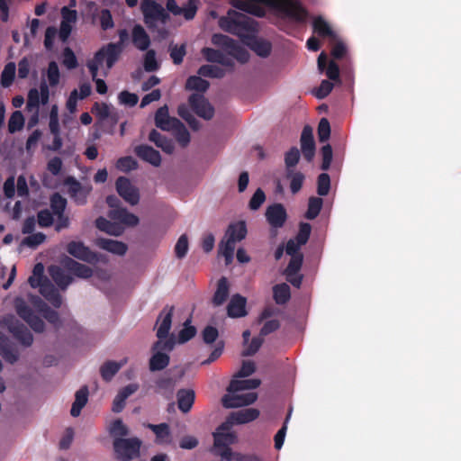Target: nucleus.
Wrapping results in <instances>:
<instances>
[{"label":"nucleus","mask_w":461,"mask_h":461,"mask_svg":"<svg viewBox=\"0 0 461 461\" xmlns=\"http://www.w3.org/2000/svg\"><path fill=\"white\" fill-rule=\"evenodd\" d=\"M259 4L275 9L283 17L296 23H304L309 16L308 11L298 0H233V6L236 8L262 16L264 11L258 5Z\"/></svg>","instance_id":"1"},{"label":"nucleus","mask_w":461,"mask_h":461,"mask_svg":"<svg viewBox=\"0 0 461 461\" xmlns=\"http://www.w3.org/2000/svg\"><path fill=\"white\" fill-rule=\"evenodd\" d=\"M260 380L256 378L231 380L227 388L229 393L223 395L221 398L222 406L224 408L230 409L252 404L258 398V394L256 393H246L242 394H235V393L243 390L256 389L260 385Z\"/></svg>","instance_id":"2"},{"label":"nucleus","mask_w":461,"mask_h":461,"mask_svg":"<svg viewBox=\"0 0 461 461\" xmlns=\"http://www.w3.org/2000/svg\"><path fill=\"white\" fill-rule=\"evenodd\" d=\"M219 26L221 30L240 38L246 33L253 32V20L244 14L230 10L227 15L219 19Z\"/></svg>","instance_id":"3"},{"label":"nucleus","mask_w":461,"mask_h":461,"mask_svg":"<svg viewBox=\"0 0 461 461\" xmlns=\"http://www.w3.org/2000/svg\"><path fill=\"white\" fill-rule=\"evenodd\" d=\"M247 232V226L243 221L230 223L228 226L225 236L219 244V251L225 258L227 263L233 258L236 242L244 240Z\"/></svg>","instance_id":"4"},{"label":"nucleus","mask_w":461,"mask_h":461,"mask_svg":"<svg viewBox=\"0 0 461 461\" xmlns=\"http://www.w3.org/2000/svg\"><path fill=\"white\" fill-rule=\"evenodd\" d=\"M142 441L137 437L115 438L113 449L116 461H132L140 456Z\"/></svg>","instance_id":"5"},{"label":"nucleus","mask_w":461,"mask_h":461,"mask_svg":"<svg viewBox=\"0 0 461 461\" xmlns=\"http://www.w3.org/2000/svg\"><path fill=\"white\" fill-rule=\"evenodd\" d=\"M212 43L225 50L228 55L233 57L241 64L247 63L249 59V52L238 41L227 35L214 33L212 36Z\"/></svg>","instance_id":"6"},{"label":"nucleus","mask_w":461,"mask_h":461,"mask_svg":"<svg viewBox=\"0 0 461 461\" xmlns=\"http://www.w3.org/2000/svg\"><path fill=\"white\" fill-rule=\"evenodd\" d=\"M14 307L19 317L26 321L35 332L41 333L44 331V321L33 312L23 298L17 297L14 300Z\"/></svg>","instance_id":"7"},{"label":"nucleus","mask_w":461,"mask_h":461,"mask_svg":"<svg viewBox=\"0 0 461 461\" xmlns=\"http://www.w3.org/2000/svg\"><path fill=\"white\" fill-rule=\"evenodd\" d=\"M141 11L144 15V22L149 27L153 26L158 21L164 23L168 18V14L163 6L154 0H143Z\"/></svg>","instance_id":"8"},{"label":"nucleus","mask_w":461,"mask_h":461,"mask_svg":"<svg viewBox=\"0 0 461 461\" xmlns=\"http://www.w3.org/2000/svg\"><path fill=\"white\" fill-rule=\"evenodd\" d=\"M64 184L68 187V194L77 204L84 205L86 203L87 196L92 191L91 185H83L74 176H68L64 180Z\"/></svg>","instance_id":"9"},{"label":"nucleus","mask_w":461,"mask_h":461,"mask_svg":"<svg viewBox=\"0 0 461 461\" xmlns=\"http://www.w3.org/2000/svg\"><path fill=\"white\" fill-rule=\"evenodd\" d=\"M67 251L72 257L90 263L95 264L100 261L99 255L92 251L82 241H70L67 245Z\"/></svg>","instance_id":"10"},{"label":"nucleus","mask_w":461,"mask_h":461,"mask_svg":"<svg viewBox=\"0 0 461 461\" xmlns=\"http://www.w3.org/2000/svg\"><path fill=\"white\" fill-rule=\"evenodd\" d=\"M119 41L116 43L111 42L103 46L102 49L107 52V68L110 69L113 67L116 61L119 59L121 53L122 52L124 42L129 38L127 30L122 29L118 32Z\"/></svg>","instance_id":"11"},{"label":"nucleus","mask_w":461,"mask_h":461,"mask_svg":"<svg viewBox=\"0 0 461 461\" xmlns=\"http://www.w3.org/2000/svg\"><path fill=\"white\" fill-rule=\"evenodd\" d=\"M116 191L131 205H136L140 201L139 190L132 185L130 179L119 176L115 182Z\"/></svg>","instance_id":"12"},{"label":"nucleus","mask_w":461,"mask_h":461,"mask_svg":"<svg viewBox=\"0 0 461 461\" xmlns=\"http://www.w3.org/2000/svg\"><path fill=\"white\" fill-rule=\"evenodd\" d=\"M192 110L201 118L211 120L214 115V109L202 94H192L188 99Z\"/></svg>","instance_id":"13"},{"label":"nucleus","mask_w":461,"mask_h":461,"mask_svg":"<svg viewBox=\"0 0 461 461\" xmlns=\"http://www.w3.org/2000/svg\"><path fill=\"white\" fill-rule=\"evenodd\" d=\"M8 330L23 346L30 347L33 342V336L28 328L18 320L12 319L8 323Z\"/></svg>","instance_id":"14"},{"label":"nucleus","mask_w":461,"mask_h":461,"mask_svg":"<svg viewBox=\"0 0 461 461\" xmlns=\"http://www.w3.org/2000/svg\"><path fill=\"white\" fill-rule=\"evenodd\" d=\"M266 218L273 228H282L287 220V213L282 203H274L266 210Z\"/></svg>","instance_id":"15"},{"label":"nucleus","mask_w":461,"mask_h":461,"mask_svg":"<svg viewBox=\"0 0 461 461\" xmlns=\"http://www.w3.org/2000/svg\"><path fill=\"white\" fill-rule=\"evenodd\" d=\"M175 307L173 305H166L163 310L160 312L157 323H159V326L157 330V337L159 339H167L169 335V331L172 325V318L174 313Z\"/></svg>","instance_id":"16"},{"label":"nucleus","mask_w":461,"mask_h":461,"mask_svg":"<svg viewBox=\"0 0 461 461\" xmlns=\"http://www.w3.org/2000/svg\"><path fill=\"white\" fill-rule=\"evenodd\" d=\"M301 149L303 158L311 162L315 155V142L312 130L310 126H304L301 135Z\"/></svg>","instance_id":"17"},{"label":"nucleus","mask_w":461,"mask_h":461,"mask_svg":"<svg viewBox=\"0 0 461 461\" xmlns=\"http://www.w3.org/2000/svg\"><path fill=\"white\" fill-rule=\"evenodd\" d=\"M61 264L63 267L79 278L87 279L93 276V269L86 265L81 264L69 257H66Z\"/></svg>","instance_id":"18"},{"label":"nucleus","mask_w":461,"mask_h":461,"mask_svg":"<svg viewBox=\"0 0 461 461\" xmlns=\"http://www.w3.org/2000/svg\"><path fill=\"white\" fill-rule=\"evenodd\" d=\"M134 152L138 158L154 167H158L161 164L160 153L151 146L145 144L138 145L135 147Z\"/></svg>","instance_id":"19"},{"label":"nucleus","mask_w":461,"mask_h":461,"mask_svg":"<svg viewBox=\"0 0 461 461\" xmlns=\"http://www.w3.org/2000/svg\"><path fill=\"white\" fill-rule=\"evenodd\" d=\"M176 123H180V120L176 117H170L167 105L159 107L155 113V124L162 131H171Z\"/></svg>","instance_id":"20"},{"label":"nucleus","mask_w":461,"mask_h":461,"mask_svg":"<svg viewBox=\"0 0 461 461\" xmlns=\"http://www.w3.org/2000/svg\"><path fill=\"white\" fill-rule=\"evenodd\" d=\"M48 272L52 280L61 290H66L73 282V277L67 274L65 269L60 266L51 265L48 267Z\"/></svg>","instance_id":"21"},{"label":"nucleus","mask_w":461,"mask_h":461,"mask_svg":"<svg viewBox=\"0 0 461 461\" xmlns=\"http://www.w3.org/2000/svg\"><path fill=\"white\" fill-rule=\"evenodd\" d=\"M318 69L321 73L325 71L326 76L330 80H338L339 78V68L338 64L331 60L328 64V57L326 53L321 52L317 59Z\"/></svg>","instance_id":"22"},{"label":"nucleus","mask_w":461,"mask_h":461,"mask_svg":"<svg viewBox=\"0 0 461 461\" xmlns=\"http://www.w3.org/2000/svg\"><path fill=\"white\" fill-rule=\"evenodd\" d=\"M40 293L53 307L59 308L61 306L62 297L49 278L43 281Z\"/></svg>","instance_id":"23"},{"label":"nucleus","mask_w":461,"mask_h":461,"mask_svg":"<svg viewBox=\"0 0 461 461\" xmlns=\"http://www.w3.org/2000/svg\"><path fill=\"white\" fill-rule=\"evenodd\" d=\"M259 416V411L255 408L243 409L230 414L228 421L231 424H245L255 420Z\"/></svg>","instance_id":"24"},{"label":"nucleus","mask_w":461,"mask_h":461,"mask_svg":"<svg viewBox=\"0 0 461 461\" xmlns=\"http://www.w3.org/2000/svg\"><path fill=\"white\" fill-rule=\"evenodd\" d=\"M246 303L247 301L245 297L238 294H234L227 307L228 315L232 318H240L245 316L247 314Z\"/></svg>","instance_id":"25"},{"label":"nucleus","mask_w":461,"mask_h":461,"mask_svg":"<svg viewBox=\"0 0 461 461\" xmlns=\"http://www.w3.org/2000/svg\"><path fill=\"white\" fill-rule=\"evenodd\" d=\"M96 245L102 249L119 256H123L128 249V247L125 243L105 238L97 239Z\"/></svg>","instance_id":"26"},{"label":"nucleus","mask_w":461,"mask_h":461,"mask_svg":"<svg viewBox=\"0 0 461 461\" xmlns=\"http://www.w3.org/2000/svg\"><path fill=\"white\" fill-rule=\"evenodd\" d=\"M178 409L184 412H188L194 402L195 393L192 389H180L176 393Z\"/></svg>","instance_id":"27"},{"label":"nucleus","mask_w":461,"mask_h":461,"mask_svg":"<svg viewBox=\"0 0 461 461\" xmlns=\"http://www.w3.org/2000/svg\"><path fill=\"white\" fill-rule=\"evenodd\" d=\"M95 226L101 231L116 237L122 235L124 230V228L121 223L111 221L102 216L95 220Z\"/></svg>","instance_id":"28"},{"label":"nucleus","mask_w":461,"mask_h":461,"mask_svg":"<svg viewBox=\"0 0 461 461\" xmlns=\"http://www.w3.org/2000/svg\"><path fill=\"white\" fill-rule=\"evenodd\" d=\"M221 429H227L225 424L221 425L218 429V431L213 433L214 443L212 449L230 447L236 442L237 437L234 433L221 432L220 431Z\"/></svg>","instance_id":"29"},{"label":"nucleus","mask_w":461,"mask_h":461,"mask_svg":"<svg viewBox=\"0 0 461 461\" xmlns=\"http://www.w3.org/2000/svg\"><path fill=\"white\" fill-rule=\"evenodd\" d=\"M151 431L156 435L155 442L159 445L169 444L171 442V431L167 423L150 424L147 425Z\"/></svg>","instance_id":"30"},{"label":"nucleus","mask_w":461,"mask_h":461,"mask_svg":"<svg viewBox=\"0 0 461 461\" xmlns=\"http://www.w3.org/2000/svg\"><path fill=\"white\" fill-rule=\"evenodd\" d=\"M132 43L140 50H147L150 45V39L144 28L137 24L132 29Z\"/></svg>","instance_id":"31"},{"label":"nucleus","mask_w":461,"mask_h":461,"mask_svg":"<svg viewBox=\"0 0 461 461\" xmlns=\"http://www.w3.org/2000/svg\"><path fill=\"white\" fill-rule=\"evenodd\" d=\"M152 352L153 354L149 362V370L151 372H156L165 369L170 362L169 355L158 349L152 350Z\"/></svg>","instance_id":"32"},{"label":"nucleus","mask_w":461,"mask_h":461,"mask_svg":"<svg viewBox=\"0 0 461 461\" xmlns=\"http://www.w3.org/2000/svg\"><path fill=\"white\" fill-rule=\"evenodd\" d=\"M149 140L153 142L157 147L160 148L167 154L173 153L175 145L172 140L160 134L157 130H152L149 134Z\"/></svg>","instance_id":"33"},{"label":"nucleus","mask_w":461,"mask_h":461,"mask_svg":"<svg viewBox=\"0 0 461 461\" xmlns=\"http://www.w3.org/2000/svg\"><path fill=\"white\" fill-rule=\"evenodd\" d=\"M229 297V284L226 277L222 276L219 279L217 289L212 297V303L220 306L225 303Z\"/></svg>","instance_id":"34"},{"label":"nucleus","mask_w":461,"mask_h":461,"mask_svg":"<svg viewBox=\"0 0 461 461\" xmlns=\"http://www.w3.org/2000/svg\"><path fill=\"white\" fill-rule=\"evenodd\" d=\"M313 32L322 38H334L335 33L330 24L321 17L317 16L312 22Z\"/></svg>","instance_id":"35"},{"label":"nucleus","mask_w":461,"mask_h":461,"mask_svg":"<svg viewBox=\"0 0 461 461\" xmlns=\"http://www.w3.org/2000/svg\"><path fill=\"white\" fill-rule=\"evenodd\" d=\"M107 62V52H105L102 48L95 52L94 59L89 60L86 64L89 72L91 74L92 79H97V74L99 67L103 64L104 61Z\"/></svg>","instance_id":"36"},{"label":"nucleus","mask_w":461,"mask_h":461,"mask_svg":"<svg viewBox=\"0 0 461 461\" xmlns=\"http://www.w3.org/2000/svg\"><path fill=\"white\" fill-rule=\"evenodd\" d=\"M285 176L290 181V190L295 194L303 187V181L305 179L304 175L300 171L294 169H289L285 171Z\"/></svg>","instance_id":"37"},{"label":"nucleus","mask_w":461,"mask_h":461,"mask_svg":"<svg viewBox=\"0 0 461 461\" xmlns=\"http://www.w3.org/2000/svg\"><path fill=\"white\" fill-rule=\"evenodd\" d=\"M274 300L277 304L283 305L291 298L290 287L287 284L282 283L273 287Z\"/></svg>","instance_id":"38"},{"label":"nucleus","mask_w":461,"mask_h":461,"mask_svg":"<svg viewBox=\"0 0 461 461\" xmlns=\"http://www.w3.org/2000/svg\"><path fill=\"white\" fill-rule=\"evenodd\" d=\"M122 365V363L115 361L104 362L100 367V374L102 378L106 382L111 381L113 377L119 372Z\"/></svg>","instance_id":"39"},{"label":"nucleus","mask_w":461,"mask_h":461,"mask_svg":"<svg viewBox=\"0 0 461 461\" xmlns=\"http://www.w3.org/2000/svg\"><path fill=\"white\" fill-rule=\"evenodd\" d=\"M210 86L207 80L199 76H190L185 83V88L188 90H195L199 93H204Z\"/></svg>","instance_id":"40"},{"label":"nucleus","mask_w":461,"mask_h":461,"mask_svg":"<svg viewBox=\"0 0 461 461\" xmlns=\"http://www.w3.org/2000/svg\"><path fill=\"white\" fill-rule=\"evenodd\" d=\"M249 46L252 50L262 58L269 56L272 50L271 43L262 39H253Z\"/></svg>","instance_id":"41"},{"label":"nucleus","mask_w":461,"mask_h":461,"mask_svg":"<svg viewBox=\"0 0 461 461\" xmlns=\"http://www.w3.org/2000/svg\"><path fill=\"white\" fill-rule=\"evenodd\" d=\"M323 200L321 197L312 196L308 201V208L304 217L308 220H314L321 212Z\"/></svg>","instance_id":"42"},{"label":"nucleus","mask_w":461,"mask_h":461,"mask_svg":"<svg viewBox=\"0 0 461 461\" xmlns=\"http://www.w3.org/2000/svg\"><path fill=\"white\" fill-rule=\"evenodd\" d=\"M92 113H95L98 119L96 125H99L100 128H103L104 122L110 116L111 110L109 105L105 103H95L92 108Z\"/></svg>","instance_id":"43"},{"label":"nucleus","mask_w":461,"mask_h":461,"mask_svg":"<svg viewBox=\"0 0 461 461\" xmlns=\"http://www.w3.org/2000/svg\"><path fill=\"white\" fill-rule=\"evenodd\" d=\"M171 131H174L176 141L182 147H186L189 144L190 133L181 121L180 123H176V125L172 127Z\"/></svg>","instance_id":"44"},{"label":"nucleus","mask_w":461,"mask_h":461,"mask_svg":"<svg viewBox=\"0 0 461 461\" xmlns=\"http://www.w3.org/2000/svg\"><path fill=\"white\" fill-rule=\"evenodd\" d=\"M50 209L54 215L65 212L68 202L59 193H54L50 198Z\"/></svg>","instance_id":"45"},{"label":"nucleus","mask_w":461,"mask_h":461,"mask_svg":"<svg viewBox=\"0 0 461 461\" xmlns=\"http://www.w3.org/2000/svg\"><path fill=\"white\" fill-rule=\"evenodd\" d=\"M198 75L211 78H221L224 77V70L214 65H203L198 69Z\"/></svg>","instance_id":"46"},{"label":"nucleus","mask_w":461,"mask_h":461,"mask_svg":"<svg viewBox=\"0 0 461 461\" xmlns=\"http://www.w3.org/2000/svg\"><path fill=\"white\" fill-rule=\"evenodd\" d=\"M109 432L113 439L115 438H126L129 435V429L122 420L117 419L112 422Z\"/></svg>","instance_id":"47"},{"label":"nucleus","mask_w":461,"mask_h":461,"mask_svg":"<svg viewBox=\"0 0 461 461\" xmlns=\"http://www.w3.org/2000/svg\"><path fill=\"white\" fill-rule=\"evenodd\" d=\"M15 64L14 62H9L5 65L4 70L1 74V84L4 87H9L15 77Z\"/></svg>","instance_id":"48"},{"label":"nucleus","mask_w":461,"mask_h":461,"mask_svg":"<svg viewBox=\"0 0 461 461\" xmlns=\"http://www.w3.org/2000/svg\"><path fill=\"white\" fill-rule=\"evenodd\" d=\"M24 125V117L20 111H14L8 121V131L10 133H14L23 129Z\"/></svg>","instance_id":"49"},{"label":"nucleus","mask_w":461,"mask_h":461,"mask_svg":"<svg viewBox=\"0 0 461 461\" xmlns=\"http://www.w3.org/2000/svg\"><path fill=\"white\" fill-rule=\"evenodd\" d=\"M175 344H176L175 337H174V335H171L170 337H167V339H158V340L153 344L151 350L158 349L161 352H166L168 354V352H170L174 349Z\"/></svg>","instance_id":"50"},{"label":"nucleus","mask_w":461,"mask_h":461,"mask_svg":"<svg viewBox=\"0 0 461 461\" xmlns=\"http://www.w3.org/2000/svg\"><path fill=\"white\" fill-rule=\"evenodd\" d=\"M190 320H186L184 323V328L178 333V342L183 344L189 341L196 334V329L194 326L189 325Z\"/></svg>","instance_id":"51"},{"label":"nucleus","mask_w":461,"mask_h":461,"mask_svg":"<svg viewBox=\"0 0 461 461\" xmlns=\"http://www.w3.org/2000/svg\"><path fill=\"white\" fill-rule=\"evenodd\" d=\"M330 189V177L327 173H321L317 180V193L321 196H325Z\"/></svg>","instance_id":"52"},{"label":"nucleus","mask_w":461,"mask_h":461,"mask_svg":"<svg viewBox=\"0 0 461 461\" xmlns=\"http://www.w3.org/2000/svg\"><path fill=\"white\" fill-rule=\"evenodd\" d=\"M169 54L174 64H181L183 62L184 57L186 54L185 44H181L180 46L171 45L169 49Z\"/></svg>","instance_id":"53"},{"label":"nucleus","mask_w":461,"mask_h":461,"mask_svg":"<svg viewBox=\"0 0 461 461\" xmlns=\"http://www.w3.org/2000/svg\"><path fill=\"white\" fill-rule=\"evenodd\" d=\"M303 263V255L291 257V259L285 269V275L297 274L302 268Z\"/></svg>","instance_id":"54"},{"label":"nucleus","mask_w":461,"mask_h":461,"mask_svg":"<svg viewBox=\"0 0 461 461\" xmlns=\"http://www.w3.org/2000/svg\"><path fill=\"white\" fill-rule=\"evenodd\" d=\"M116 167L121 171L129 172L137 169L138 162L131 156L122 157L117 160Z\"/></svg>","instance_id":"55"},{"label":"nucleus","mask_w":461,"mask_h":461,"mask_svg":"<svg viewBox=\"0 0 461 461\" xmlns=\"http://www.w3.org/2000/svg\"><path fill=\"white\" fill-rule=\"evenodd\" d=\"M300 159V152L296 147L291 148L285 155L286 170L294 169Z\"/></svg>","instance_id":"56"},{"label":"nucleus","mask_w":461,"mask_h":461,"mask_svg":"<svg viewBox=\"0 0 461 461\" xmlns=\"http://www.w3.org/2000/svg\"><path fill=\"white\" fill-rule=\"evenodd\" d=\"M37 221L40 227L48 228L54 222L53 213L49 209H43L37 213Z\"/></svg>","instance_id":"57"},{"label":"nucleus","mask_w":461,"mask_h":461,"mask_svg":"<svg viewBox=\"0 0 461 461\" xmlns=\"http://www.w3.org/2000/svg\"><path fill=\"white\" fill-rule=\"evenodd\" d=\"M47 77L51 86H56L59 82L60 73L56 61H50L47 69Z\"/></svg>","instance_id":"58"},{"label":"nucleus","mask_w":461,"mask_h":461,"mask_svg":"<svg viewBox=\"0 0 461 461\" xmlns=\"http://www.w3.org/2000/svg\"><path fill=\"white\" fill-rule=\"evenodd\" d=\"M159 68L156 59V51L154 50H149L144 57V69L147 72H153L158 70Z\"/></svg>","instance_id":"59"},{"label":"nucleus","mask_w":461,"mask_h":461,"mask_svg":"<svg viewBox=\"0 0 461 461\" xmlns=\"http://www.w3.org/2000/svg\"><path fill=\"white\" fill-rule=\"evenodd\" d=\"M311 231L312 226L310 223L301 222L299 226V231L295 236V240L299 242V244L305 245L309 240Z\"/></svg>","instance_id":"60"},{"label":"nucleus","mask_w":461,"mask_h":461,"mask_svg":"<svg viewBox=\"0 0 461 461\" xmlns=\"http://www.w3.org/2000/svg\"><path fill=\"white\" fill-rule=\"evenodd\" d=\"M202 54L208 62L218 63L221 62L223 53L212 48L204 47L202 49Z\"/></svg>","instance_id":"61"},{"label":"nucleus","mask_w":461,"mask_h":461,"mask_svg":"<svg viewBox=\"0 0 461 461\" xmlns=\"http://www.w3.org/2000/svg\"><path fill=\"white\" fill-rule=\"evenodd\" d=\"M330 125L326 118H321L318 125V138L321 142H324L330 139Z\"/></svg>","instance_id":"62"},{"label":"nucleus","mask_w":461,"mask_h":461,"mask_svg":"<svg viewBox=\"0 0 461 461\" xmlns=\"http://www.w3.org/2000/svg\"><path fill=\"white\" fill-rule=\"evenodd\" d=\"M188 251V238L186 234H183L179 237L176 246H175V253L176 257L178 258H183L185 257Z\"/></svg>","instance_id":"63"},{"label":"nucleus","mask_w":461,"mask_h":461,"mask_svg":"<svg viewBox=\"0 0 461 461\" xmlns=\"http://www.w3.org/2000/svg\"><path fill=\"white\" fill-rule=\"evenodd\" d=\"M63 64L68 69H74L78 65L77 57L69 47L63 50Z\"/></svg>","instance_id":"64"}]
</instances>
